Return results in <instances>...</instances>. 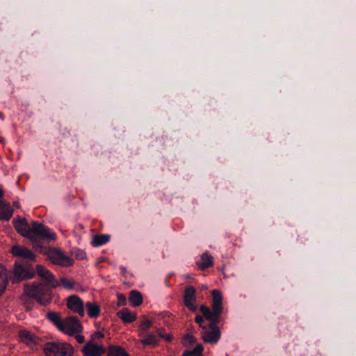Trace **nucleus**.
Returning <instances> with one entry per match:
<instances>
[{
    "instance_id": "nucleus-1",
    "label": "nucleus",
    "mask_w": 356,
    "mask_h": 356,
    "mask_svg": "<svg viewBox=\"0 0 356 356\" xmlns=\"http://www.w3.org/2000/svg\"><path fill=\"white\" fill-rule=\"evenodd\" d=\"M212 305L211 309L205 305H201L200 311L209 321L208 326L204 327L202 331V339L204 342L209 343H216L220 337V330L218 324L221 320L222 307V296L219 290L211 291Z\"/></svg>"
},
{
    "instance_id": "nucleus-2",
    "label": "nucleus",
    "mask_w": 356,
    "mask_h": 356,
    "mask_svg": "<svg viewBox=\"0 0 356 356\" xmlns=\"http://www.w3.org/2000/svg\"><path fill=\"white\" fill-rule=\"evenodd\" d=\"M52 289L44 283L40 282H33L30 284H26L24 286V293L29 298L37 300L42 305L49 303L52 299Z\"/></svg>"
},
{
    "instance_id": "nucleus-3",
    "label": "nucleus",
    "mask_w": 356,
    "mask_h": 356,
    "mask_svg": "<svg viewBox=\"0 0 356 356\" xmlns=\"http://www.w3.org/2000/svg\"><path fill=\"white\" fill-rule=\"evenodd\" d=\"M42 238L54 241L56 238V236L54 233H51L49 229L43 224L33 221L31 229L29 230V239L31 241L33 247L41 248Z\"/></svg>"
},
{
    "instance_id": "nucleus-4",
    "label": "nucleus",
    "mask_w": 356,
    "mask_h": 356,
    "mask_svg": "<svg viewBox=\"0 0 356 356\" xmlns=\"http://www.w3.org/2000/svg\"><path fill=\"white\" fill-rule=\"evenodd\" d=\"M59 330L69 336H74L83 330L80 321L75 316H69L63 319Z\"/></svg>"
},
{
    "instance_id": "nucleus-5",
    "label": "nucleus",
    "mask_w": 356,
    "mask_h": 356,
    "mask_svg": "<svg viewBox=\"0 0 356 356\" xmlns=\"http://www.w3.org/2000/svg\"><path fill=\"white\" fill-rule=\"evenodd\" d=\"M47 259L54 264L67 267L73 265V260L65 256L60 250L49 248L44 252Z\"/></svg>"
},
{
    "instance_id": "nucleus-6",
    "label": "nucleus",
    "mask_w": 356,
    "mask_h": 356,
    "mask_svg": "<svg viewBox=\"0 0 356 356\" xmlns=\"http://www.w3.org/2000/svg\"><path fill=\"white\" fill-rule=\"evenodd\" d=\"M36 272L38 276L41 278V281L40 282L44 283L54 288H56L59 286V283L56 280L55 277L44 266L42 265H37Z\"/></svg>"
},
{
    "instance_id": "nucleus-7",
    "label": "nucleus",
    "mask_w": 356,
    "mask_h": 356,
    "mask_svg": "<svg viewBox=\"0 0 356 356\" xmlns=\"http://www.w3.org/2000/svg\"><path fill=\"white\" fill-rule=\"evenodd\" d=\"M35 272L33 269L15 263L13 268V282H19L22 280L32 278Z\"/></svg>"
},
{
    "instance_id": "nucleus-8",
    "label": "nucleus",
    "mask_w": 356,
    "mask_h": 356,
    "mask_svg": "<svg viewBox=\"0 0 356 356\" xmlns=\"http://www.w3.org/2000/svg\"><path fill=\"white\" fill-rule=\"evenodd\" d=\"M67 306L74 313L81 317L84 316V305L83 300L76 295L70 296L67 298Z\"/></svg>"
},
{
    "instance_id": "nucleus-9",
    "label": "nucleus",
    "mask_w": 356,
    "mask_h": 356,
    "mask_svg": "<svg viewBox=\"0 0 356 356\" xmlns=\"http://www.w3.org/2000/svg\"><path fill=\"white\" fill-rule=\"evenodd\" d=\"M195 289L193 286H188L184 290V305L192 312L197 310L195 305Z\"/></svg>"
},
{
    "instance_id": "nucleus-10",
    "label": "nucleus",
    "mask_w": 356,
    "mask_h": 356,
    "mask_svg": "<svg viewBox=\"0 0 356 356\" xmlns=\"http://www.w3.org/2000/svg\"><path fill=\"white\" fill-rule=\"evenodd\" d=\"M82 352L85 356H102L106 350L102 346L89 341L83 346Z\"/></svg>"
},
{
    "instance_id": "nucleus-11",
    "label": "nucleus",
    "mask_w": 356,
    "mask_h": 356,
    "mask_svg": "<svg viewBox=\"0 0 356 356\" xmlns=\"http://www.w3.org/2000/svg\"><path fill=\"white\" fill-rule=\"evenodd\" d=\"M18 337L26 346L38 345L41 343L40 337L26 330H20Z\"/></svg>"
},
{
    "instance_id": "nucleus-12",
    "label": "nucleus",
    "mask_w": 356,
    "mask_h": 356,
    "mask_svg": "<svg viewBox=\"0 0 356 356\" xmlns=\"http://www.w3.org/2000/svg\"><path fill=\"white\" fill-rule=\"evenodd\" d=\"M12 254L15 257L27 259L31 261H35V255L31 250L20 245H13L12 248Z\"/></svg>"
},
{
    "instance_id": "nucleus-13",
    "label": "nucleus",
    "mask_w": 356,
    "mask_h": 356,
    "mask_svg": "<svg viewBox=\"0 0 356 356\" xmlns=\"http://www.w3.org/2000/svg\"><path fill=\"white\" fill-rule=\"evenodd\" d=\"M14 227L18 233L29 238V230L31 227L29 226L27 220L25 218L19 219L15 222Z\"/></svg>"
},
{
    "instance_id": "nucleus-14",
    "label": "nucleus",
    "mask_w": 356,
    "mask_h": 356,
    "mask_svg": "<svg viewBox=\"0 0 356 356\" xmlns=\"http://www.w3.org/2000/svg\"><path fill=\"white\" fill-rule=\"evenodd\" d=\"M13 210L9 203L0 200V220H9L13 216Z\"/></svg>"
},
{
    "instance_id": "nucleus-15",
    "label": "nucleus",
    "mask_w": 356,
    "mask_h": 356,
    "mask_svg": "<svg viewBox=\"0 0 356 356\" xmlns=\"http://www.w3.org/2000/svg\"><path fill=\"white\" fill-rule=\"evenodd\" d=\"M196 264L200 269L204 270L213 265V257L208 252H204L202 254L200 260Z\"/></svg>"
},
{
    "instance_id": "nucleus-16",
    "label": "nucleus",
    "mask_w": 356,
    "mask_h": 356,
    "mask_svg": "<svg viewBox=\"0 0 356 356\" xmlns=\"http://www.w3.org/2000/svg\"><path fill=\"white\" fill-rule=\"evenodd\" d=\"M8 271L6 267L0 264V296L5 291L9 282Z\"/></svg>"
},
{
    "instance_id": "nucleus-17",
    "label": "nucleus",
    "mask_w": 356,
    "mask_h": 356,
    "mask_svg": "<svg viewBox=\"0 0 356 356\" xmlns=\"http://www.w3.org/2000/svg\"><path fill=\"white\" fill-rule=\"evenodd\" d=\"M118 316L125 323H129L136 320V314L131 312L127 308H123L117 313Z\"/></svg>"
},
{
    "instance_id": "nucleus-18",
    "label": "nucleus",
    "mask_w": 356,
    "mask_h": 356,
    "mask_svg": "<svg viewBox=\"0 0 356 356\" xmlns=\"http://www.w3.org/2000/svg\"><path fill=\"white\" fill-rule=\"evenodd\" d=\"M86 309L88 316L90 318H97L100 314V307L96 302H86Z\"/></svg>"
},
{
    "instance_id": "nucleus-19",
    "label": "nucleus",
    "mask_w": 356,
    "mask_h": 356,
    "mask_svg": "<svg viewBox=\"0 0 356 356\" xmlns=\"http://www.w3.org/2000/svg\"><path fill=\"white\" fill-rule=\"evenodd\" d=\"M58 353L56 356H72L74 354L73 347L67 343H58Z\"/></svg>"
},
{
    "instance_id": "nucleus-20",
    "label": "nucleus",
    "mask_w": 356,
    "mask_h": 356,
    "mask_svg": "<svg viewBox=\"0 0 356 356\" xmlns=\"http://www.w3.org/2000/svg\"><path fill=\"white\" fill-rule=\"evenodd\" d=\"M107 351L108 356H129L126 350L120 346H109Z\"/></svg>"
},
{
    "instance_id": "nucleus-21",
    "label": "nucleus",
    "mask_w": 356,
    "mask_h": 356,
    "mask_svg": "<svg viewBox=\"0 0 356 356\" xmlns=\"http://www.w3.org/2000/svg\"><path fill=\"white\" fill-rule=\"evenodd\" d=\"M129 301L132 307H138L143 303V296L140 292L133 290L129 293Z\"/></svg>"
},
{
    "instance_id": "nucleus-22",
    "label": "nucleus",
    "mask_w": 356,
    "mask_h": 356,
    "mask_svg": "<svg viewBox=\"0 0 356 356\" xmlns=\"http://www.w3.org/2000/svg\"><path fill=\"white\" fill-rule=\"evenodd\" d=\"M58 343L47 342L44 345L43 352L46 356H56Z\"/></svg>"
},
{
    "instance_id": "nucleus-23",
    "label": "nucleus",
    "mask_w": 356,
    "mask_h": 356,
    "mask_svg": "<svg viewBox=\"0 0 356 356\" xmlns=\"http://www.w3.org/2000/svg\"><path fill=\"white\" fill-rule=\"evenodd\" d=\"M46 316L47 318L49 321H50L59 330L63 321V319L61 318L60 314L56 312L51 311L47 312Z\"/></svg>"
},
{
    "instance_id": "nucleus-24",
    "label": "nucleus",
    "mask_w": 356,
    "mask_h": 356,
    "mask_svg": "<svg viewBox=\"0 0 356 356\" xmlns=\"http://www.w3.org/2000/svg\"><path fill=\"white\" fill-rule=\"evenodd\" d=\"M110 240V236L108 234H98L92 236V245L95 247L102 245Z\"/></svg>"
},
{
    "instance_id": "nucleus-25",
    "label": "nucleus",
    "mask_w": 356,
    "mask_h": 356,
    "mask_svg": "<svg viewBox=\"0 0 356 356\" xmlns=\"http://www.w3.org/2000/svg\"><path fill=\"white\" fill-rule=\"evenodd\" d=\"M141 343L144 346H157L159 343V339L156 335L153 333H149L145 339L141 340Z\"/></svg>"
},
{
    "instance_id": "nucleus-26",
    "label": "nucleus",
    "mask_w": 356,
    "mask_h": 356,
    "mask_svg": "<svg viewBox=\"0 0 356 356\" xmlns=\"http://www.w3.org/2000/svg\"><path fill=\"white\" fill-rule=\"evenodd\" d=\"M60 283L64 288L68 289H72L74 287L75 284L74 281L70 280L67 277H61L60 279Z\"/></svg>"
},
{
    "instance_id": "nucleus-27",
    "label": "nucleus",
    "mask_w": 356,
    "mask_h": 356,
    "mask_svg": "<svg viewBox=\"0 0 356 356\" xmlns=\"http://www.w3.org/2000/svg\"><path fill=\"white\" fill-rule=\"evenodd\" d=\"M183 344L186 346L191 344H193L196 342V338L191 335V334H187L186 335L183 339Z\"/></svg>"
},
{
    "instance_id": "nucleus-28",
    "label": "nucleus",
    "mask_w": 356,
    "mask_h": 356,
    "mask_svg": "<svg viewBox=\"0 0 356 356\" xmlns=\"http://www.w3.org/2000/svg\"><path fill=\"white\" fill-rule=\"evenodd\" d=\"M152 325V323L149 320H145L141 322L140 325V332H145L149 328H150Z\"/></svg>"
},
{
    "instance_id": "nucleus-29",
    "label": "nucleus",
    "mask_w": 356,
    "mask_h": 356,
    "mask_svg": "<svg viewBox=\"0 0 356 356\" xmlns=\"http://www.w3.org/2000/svg\"><path fill=\"white\" fill-rule=\"evenodd\" d=\"M165 329L164 328H159L156 330V334L161 338H164L166 341H170L172 339V337L170 334H164Z\"/></svg>"
},
{
    "instance_id": "nucleus-30",
    "label": "nucleus",
    "mask_w": 356,
    "mask_h": 356,
    "mask_svg": "<svg viewBox=\"0 0 356 356\" xmlns=\"http://www.w3.org/2000/svg\"><path fill=\"white\" fill-rule=\"evenodd\" d=\"M204 318H204V316L203 315H202V316H200V315H197L195 318V323H197L200 325V327L202 328V330L204 329V327L208 326V324L204 325Z\"/></svg>"
},
{
    "instance_id": "nucleus-31",
    "label": "nucleus",
    "mask_w": 356,
    "mask_h": 356,
    "mask_svg": "<svg viewBox=\"0 0 356 356\" xmlns=\"http://www.w3.org/2000/svg\"><path fill=\"white\" fill-rule=\"evenodd\" d=\"M104 337V334L101 332H95L92 335H91V339H90V341H95L96 340H99L101 339H103Z\"/></svg>"
},
{
    "instance_id": "nucleus-32",
    "label": "nucleus",
    "mask_w": 356,
    "mask_h": 356,
    "mask_svg": "<svg viewBox=\"0 0 356 356\" xmlns=\"http://www.w3.org/2000/svg\"><path fill=\"white\" fill-rule=\"evenodd\" d=\"M127 299L124 295L118 294V306H124L126 305Z\"/></svg>"
},
{
    "instance_id": "nucleus-33",
    "label": "nucleus",
    "mask_w": 356,
    "mask_h": 356,
    "mask_svg": "<svg viewBox=\"0 0 356 356\" xmlns=\"http://www.w3.org/2000/svg\"><path fill=\"white\" fill-rule=\"evenodd\" d=\"M204 350V348L202 344H197L194 348L193 352L197 356H202V353Z\"/></svg>"
},
{
    "instance_id": "nucleus-34",
    "label": "nucleus",
    "mask_w": 356,
    "mask_h": 356,
    "mask_svg": "<svg viewBox=\"0 0 356 356\" xmlns=\"http://www.w3.org/2000/svg\"><path fill=\"white\" fill-rule=\"evenodd\" d=\"M74 336H75V339H76V341L79 343H83L84 342L85 339H84L83 336L78 334H75Z\"/></svg>"
},
{
    "instance_id": "nucleus-35",
    "label": "nucleus",
    "mask_w": 356,
    "mask_h": 356,
    "mask_svg": "<svg viewBox=\"0 0 356 356\" xmlns=\"http://www.w3.org/2000/svg\"><path fill=\"white\" fill-rule=\"evenodd\" d=\"M193 355H196L195 354V353L193 352V350H185L182 355L181 356H193Z\"/></svg>"
},
{
    "instance_id": "nucleus-36",
    "label": "nucleus",
    "mask_w": 356,
    "mask_h": 356,
    "mask_svg": "<svg viewBox=\"0 0 356 356\" xmlns=\"http://www.w3.org/2000/svg\"><path fill=\"white\" fill-rule=\"evenodd\" d=\"M3 195V191L1 188H0V198L2 197Z\"/></svg>"
},
{
    "instance_id": "nucleus-37",
    "label": "nucleus",
    "mask_w": 356,
    "mask_h": 356,
    "mask_svg": "<svg viewBox=\"0 0 356 356\" xmlns=\"http://www.w3.org/2000/svg\"><path fill=\"white\" fill-rule=\"evenodd\" d=\"M13 204H14V206H15V207H17V206H18V204H17V202H15Z\"/></svg>"
},
{
    "instance_id": "nucleus-38",
    "label": "nucleus",
    "mask_w": 356,
    "mask_h": 356,
    "mask_svg": "<svg viewBox=\"0 0 356 356\" xmlns=\"http://www.w3.org/2000/svg\"><path fill=\"white\" fill-rule=\"evenodd\" d=\"M30 308H31V307H30V306H29V304H27L26 309H30Z\"/></svg>"
}]
</instances>
